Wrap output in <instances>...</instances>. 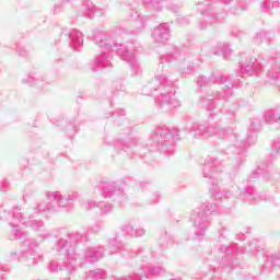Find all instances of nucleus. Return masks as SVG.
Wrapping results in <instances>:
<instances>
[{
    "label": "nucleus",
    "mask_w": 280,
    "mask_h": 280,
    "mask_svg": "<svg viewBox=\"0 0 280 280\" xmlns=\"http://www.w3.org/2000/svg\"><path fill=\"white\" fill-rule=\"evenodd\" d=\"M172 58H175L178 62L185 60V56L179 51L162 55L154 78L142 89L143 95H152L163 113H171V110L180 106V101L175 97L176 88H174V82L164 73L165 69L170 67Z\"/></svg>",
    "instance_id": "f257e3e1"
},
{
    "label": "nucleus",
    "mask_w": 280,
    "mask_h": 280,
    "mask_svg": "<svg viewBox=\"0 0 280 280\" xmlns=\"http://www.w3.org/2000/svg\"><path fill=\"white\" fill-rule=\"evenodd\" d=\"M93 40L102 49V54L96 56L90 63L91 70L94 73L113 67L110 60H113V52L116 51L129 65L131 75H141V65H139V59H137L135 54V44H117L108 37V34L97 28L93 31Z\"/></svg>",
    "instance_id": "f03ea898"
},
{
    "label": "nucleus",
    "mask_w": 280,
    "mask_h": 280,
    "mask_svg": "<svg viewBox=\"0 0 280 280\" xmlns=\"http://www.w3.org/2000/svg\"><path fill=\"white\" fill-rule=\"evenodd\" d=\"M108 244L112 254L120 253L121 256L126 259H130L139 255L142 261V268L136 270L133 275L125 278L114 277L110 280H143L148 279V277H163V275L165 273V268L161 266L148 268V266H150V264H154L156 259V254H154V252H152V249H150L149 247L139 248L137 252L127 249L126 246H124V243L117 240V236L109 238Z\"/></svg>",
    "instance_id": "7ed1b4c3"
},
{
    "label": "nucleus",
    "mask_w": 280,
    "mask_h": 280,
    "mask_svg": "<svg viewBox=\"0 0 280 280\" xmlns=\"http://www.w3.org/2000/svg\"><path fill=\"white\" fill-rule=\"evenodd\" d=\"M213 84L221 86L223 95L222 92H215L201 96L200 104L209 113V117H215V109L222 110L224 108V104L229 102L230 97H233V88L236 83L231 81V77L217 72H213L209 78L202 75L197 78V86L207 88L213 86Z\"/></svg>",
    "instance_id": "20e7f679"
},
{
    "label": "nucleus",
    "mask_w": 280,
    "mask_h": 280,
    "mask_svg": "<svg viewBox=\"0 0 280 280\" xmlns=\"http://www.w3.org/2000/svg\"><path fill=\"white\" fill-rule=\"evenodd\" d=\"M89 242V234L86 232H71L66 233L55 244L54 250L59 255H66V261L59 265L55 260L49 264V272H58L59 270H66L68 275H73L78 270V253L75 247L78 244H86Z\"/></svg>",
    "instance_id": "39448f33"
},
{
    "label": "nucleus",
    "mask_w": 280,
    "mask_h": 280,
    "mask_svg": "<svg viewBox=\"0 0 280 280\" xmlns=\"http://www.w3.org/2000/svg\"><path fill=\"white\" fill-rule=\"evenodd\" d=\"M188 132L192 135L194 139H209L210 137H218L219 139H230L232 143H234V148L238 150L236 160L237 167L244 163L246 159V154L244 151L250 145L255 143V136H247V141L237 137L235 133H231V130L222 128L218 125L207 126L206 124L192 122L188 127Z\"/></svg>",
    "instance_id": "423d86ee"
},
{
    "label": "nucleus",
    "mask_w": 280,
    "mask_h": 280,
    "mask_svg": "<svg viewBox=\"0 0 280 280\" xmlns=\"http://www.w3.org/2000/svg\"><path fill=\"white\" fill-rule=\"evenodd\" d=\"M202 176L207 179L210 185V194L214 196V200H229L231 198V192L220 191V183L224 178V166H222V161L218 158L208 155L205 160Z\"/></svg>",
    "instance_id": "0eeeda50"
},
{
    "label": "nucleus",
    "mask_w": 280,
    "mask_h": 280,
    "mask_svg": "<svg viewBox=\"0 0 280 280\" xmlns=\"http://www.w3.org/2000/svg\"><path fill=\"white\" fill-rule=\"evenodd\" d=\"M48 202L42 201L33 208L34 215L40 213H60V209L69 207V202H73L78 198L75 192L63 196L60 191H46Z\"/></svg>",
    "instance_id": "6e6552de"
},
{
    "label": "nucleus",
    "mask_w": 280,
    "mask_h": 280,
    "mask_svg": "<svg viewBox=\"0 0 280 280\" xmlns=\"http://www.w3.org/2000/svg\"><path fill=\"white\" fill-rule=\"evenodd\" d=\"M215 211H218V205L209 202H203L191 211L190 222L195 229V240L198 242L205 238V234L209 229V222H211V215Z\"/></svg>",
    "instance_id": "1a4fd4ad"
},
{
    "label": "nucleus",
    "mask_w": 280,
    "mask_h": 280,
    "mask_svg": "<svg viewBox=\"0 0 280 280\" xmlns=\"http://www.w3.org/2000/svg\"><path fill=\"white\" fill-rule=\"evenodd\" d=\"M13 240H19L26 246V249L21 253L20 259L24 261L25 266L32 268L38 266L43 261V256L38 253L37 248L40 246L35 238H30V233L23 230H12Z\"/></svg>",
    "instance_id": "9d476101"
},
{
    "label": "nucleus",
    "mask_w": 280,
    "mask_h": 280,
    "mask_svg": "<svg viewBox=\"0 0 280 280\" xmlns=\"http://www.w3.org/2000/svg\"><path fill=\"white\" fill-rule=\"evenodd\" d=\"M32 218H34V214H31L30 220H27V218L23 217V212H21V209H15L8 220L13 231H21L19 229V224H26L27 226H30V229H32V231H35V233H37L38 237L42 238L40 242L49 240V237H51V233L47 231V228H45V222Z\"/></svg>",
    "instance_id": "9b49d317"
},
{
    "label": "nucleus",
    "mask_w": 280,
    "mask_h": 280,
    "mask_svg": "<svg viewBox=\"0 0 280 280\" xmlns=\"http://www.w3.org/2000/svg\"><path fill=\"white\" fill-rule=\"evenodd\" d=\"M178 137V129H170L166 126L158 127L155 132L151 137L150 145L160 148L161 152L165 153L166 156L174 154V139Z\"/></svg>",
    "instance_id": "f8f14e48"
},
{
    "label": "nucleus",
    "mask_w": 280,
    "mask_h": 280,
    "mask_svg": "<svg viewBox=\"0 0 280 280\" xmlns=\"http://www.w3.org/2000/svg\"><path fill=\"white\" fill-rule=\"evenodd\" d=\"M197 12H200L205 16L203 21L199 24V30H207L209 25H215V23H220V19L218 15L211 11V3L209 0H205L197 3Z\"/></svg>",
    "instance_id": "ddd939ff"
},
{
    "label": "nucleus",
    "mask_w": 280,
    "mask_h": 280,
    "mask_svg": "<svg viewBox=\"0 0 280 280\" xmlns=\"http://www.w3.org/2000/svg\"><path fill=\"white\" fill-rule=\"evenodd\" d=\"M106 12L102 9H97L91 0H84L79 8V15L85 19H95V16H104Z\"/></svg>",
    "instance_id": "4468645a"
},
{
    "label": "nucleus",
    "mask_w": 280,
    "mask_h": 280,
    "mask_svg": "<svg viewBox=\"0 0 280 280\" xmlns=\"http://www.w3.org/2000/svg\"><path fill=\"white\" fill-rule=\"evenodd\" d=\"M104 257V246H90L85 248L83 264H95Z\"/></svg>",
    "instance_id": "2eb2a0df"
},
{
    "label": "nucleus",
    "mask_w": 280,
    "mask_h": 280,
    "mask_svg": "<svg viewBox=\"0 0 280 280\" xmlns=\"http://www.w3.org/2000/svg\"><path fill=\"white\" fill-rule=\"evenodd\" d=\"M65 38H69V47H71V49H74V51H79L81 49V47H83L84 45V35L82 34V32L72 28L69 33H66Z\"/></svg>",
    "instance_id": "dca6fc26"
},
{
    "label": "nucleus",
    "mask_w": 280,
    "mask_h": 280,
    "mask_svg": "<svg viewBox=\"0 0 280 280\" xmlns=\"http://www.w3.org/2000/svg\"><path fill=\"white\" fill-rule=\"evenodd\" d=\"M259 71H261V63L255 58L246 59L244 63H241V73L243 75H255V73H259Z\"/></svg>",
    "instance_id": "f3484780"
},
{
    "label": "nucleus",
    "mask_w": 280,
    "mask_h": 280,
    "mask_svg": "<svg viewBox=\"0 0 280 280\" xmlns=\"http://www.w3.org/2000/svg\"><path fill=\"white\" fill-rule=\"evenodd\" d=\"M242 196L244 200L250 202L252 205H257V202H261V200H268L266 196L261 195V192L255 191L253 186H247L243 191Z\"/></svg>",
    "instance_id": "a211bd4d"
},
{
    "label": "nucleus",
    "mask_w": 280,
    "mask_h": 280,
    "mask_svg": "<svg viewBox=\"0 0 280 280\" xmlns=\"http://www.w3.org/2000/svg\"><path fill=\"white\" fill-rule=\"evenodd\" d=\"M152 36L158 45H163L165 40H170V26L167 24H160L153 31Z\"/></svg>",
    "instance_id": "6ab92c4d"
},
{
    "label": "nucleus",
    "mask_w": 280,
    "mask_h": 280,
    "mask_svg": "<svg viewBox=\"0 0 280 280\" xmlns=\"http://www.w3.org/2000/svg\"><path fill=\"white\" fill-rule=\"evenodd\" d=\"M120 231L127 234L129 237H143L145 235V229L142 226L133 228L131 223H125L120 226Z\"/></svg>",
    "instance_id": "aec40b11"
},
{
    "label": "nucleus",
    "mask_w": 280,
    "mask_h": 280,
    "mask_svg": "<svg viewBox=\"0 0 280 280\" xmlns=\"http://www.w3.org/2000/svg\"><path fill=\"white\" fill-rule=\"evenodd\" d=\"M280 8V0H260L259 12L262 14H272V10Z\"/></svg>",
    "instance_id": "412c9836"
},
{
    "label": "nucleus",
    "mask_w": 280,
    "mask_h": 280,
    "mask_svg": "<svg viewBox=\"0 0 280 280\" xmlns=\"http://www.w3.org/2000/svg\"><path fill=\"white\" fill-rule=\"evenodd\" d=\"M272 33L261 30L254 35L253 40L256 45H261V43L270 45L272 43Z\"/></svg>",
    "instance_id": "4be33fe9"
},
{
    "label": "nucleus",
    "mask_w": 280,
    "mask_h": 280,
    "mask_svg": "<svg viewBox=\"0 0 280 280\" xmlns=\"http://www.w3.org/2000/svg\"><path fill=\"white\" fill-rule=\"evenodd\" d=\"M248 8L249 4L246 0H236L235 5L230 9V13L234 16H240V14H242V12H246Z\"/></svg>",
    "instance_id": "5701e85b"
},
{
    "label": "nucleus",
    "mask_w": 280,
    "mask_h": 280,
    "mask_svg": "<svg viewBox=\"0 0 280 280\" xmlns=\"http://www.w3.org/2000/svg\"><path fill=\"white\" fill-rule=\"evenodd\" d=\"M102 194L104 198H110L112 196H117V194H119V190H117V184L104 183L102 186Z\"/></svg>",
    "instance_id": "b1692460"
},
{
    "label": "nucleus",
    "mask_w": 280,
    "mask_h": 280,
    "mask_svg": "<svg viewBox=\"0 0 280 280\" xmlns=\"http://www.w3.org/2000/svg\"><path fill=\"white\" fill-rule=\"evenodd\" d=\"M279 62H280L279 58H276L273 60V65L268 70L267 77L269 78V80H271V82H277V80H279V78H280Z\"/></svg>",
    "instance_id": "393cba45"
},
{
    "label": "nucleus",
    "mask_w": 280,
    "mask_h": 280,
    "mask_svg": "<svg viewBox=\"0 0 280 280\" xmlns=\"http://www.w3.org/2000/svg\"><path fill=\"white\" fill-rule=\"evenodd\" d=\"M280 158V139H276L271 144V152L268 155L269 163L277 161Z\"/></svg>",
    "instance_id": "a878e982"
},
{
    "label": "nucleus",
    "mask_w": 280,
    "mask_h": 280,
    "mask_svg": "<svg viewBox=\"0 0 280 280\" xmlns=\"http://www.w3.org/2000/svg\"><path fill=\"white\" fill-rule=\"evenodd\" d=\"M85 277L91 280H104L106 279V271L102 269L90 270L85 272Z\"/></svg>",
    "instance_id": "bb28decb"
},
{
    "label": "nucleus",
    "mask_w": 280,
    "mask_h": 280,
    "mask_svg": "<svg viewBox=\"0 0 280 280\" xmlns=\"http://www.w3.org/2000/svg\"><path fill=\"white\" fill-rule=\"evenodd\" d=\"M163 1H165V0H142L143 4L147 8H151L152 10H155L156 12H161V10H163Z\"/></svg>",
    "instance_id": "cd10ccee"
},
{
    "label": "nucleus",
    "mask_w": 280,
    "mask_h": 280,
    "mask_svg": "<svg viewBox=\"0 0 280 280\" xmlns=\"http://www.w3.org/2000/svg\"><path fill=\"white\" fill-rule=\"evenodd\" d=\"M23 84H28L30 86L38 85L43 80L38 79L36 73H31L22 79Z\"/></svg>",
    "instance_id": "c85d7f7f"
},
{
    "label": "nucleus",
    "mask_w": 280,
    "mask_h": 280,
    "mask_svg": "<svg viewBox=\"0 0 280 280\" xmlns=\"http://www.w3.org/2000/svg\"><path fill=\"white\" fill-rule=\"evenodd\" d=\"M279 268L280 270V255L273 254L267 257V264L265 265V268L268 267Z\"/></svg>",
    "instance_id": "c756f323"
},
{
    "label": "nucleus",
    "mask_w": 280,
    "mask_h": 280,
    "mask_svg": "<svg viewBox=\"0 0 280 280\" xmlns=\"http://www.w3.org/2000/svg\"><path fill=\"white\" fill-rule=\"evenodd\" d=\"M218 47L219 49H221L223 58H231V54H233V50L231 49V46L229 44H219Z\"/></svg>",
    "instance_id": "7c9ffc66"
},
{
    "label": "nucleus",
    "mask_w": 280,
    "mask_h": 280,
    "mask_svg": "<svg viewBox=\"0 0 280 280\" xmlns=\"http://www.w3.org/2000/svg\"><path fill=\"white\" fill-rule=\"evenodd\" d=\"M221 253H226V255H229V253H242V248L237 247V244H233L230 247H221Z\"/></svg>",
    "instance_id": "2f4dec72"
},
{
    "label": "nucleus",
    "mask_w": 280,
    "mask_h": 280,
    "mask_svg": "<svg viewBox=\"0 0 280 280\" xmlns=\"http://www.w3.org/2000/svg\"><path fill=\"white\" fill-rule=\"evenodd\" d=\"M136 27H138L139 32H141V30L145 27V18L136 13Z\"/></svg>",
    "instance_id": "473e14b6"
},
{
    "label": "nucleus",
    "mask_w": 280,
    "mask_h": 280,
    "mask_svg": "<svg viewBox=\"0 0 280 280\" xmlns=\"http://www.w3.org/2000/svg\"><path fill=\"white\" fill-rule=\"evenodd\" d=\"M196 71V66L188 65L187 67L180 68V73L184 75H191Z\"/></svg>",
    "instance_id": "72a5a7b5"
},
{
    "label": "nucleus",
    "mask_w": 280,
    "mask_h": 280,
    "mask_svg": "<svg viewBox=\"0 0 280 280\" xmlns=\"http://www.w3.org/2000/svg\"><path fill=\"white\" fill-rule=\"evenodd\" d=\"M259 176H261V168H257L256 171H254L247 180L248 183H255V180H257Z\"/></svg>",
    "instance_id": "f704fd0d"
},
{
    "label": "nucleus",
    "mask_w": 280,
    "mask_h": 280,
    "mask_svg": "<svg viewBox=\"0 0 280 280\" xmlns=\"http://www.w3.org/2000/svg\"><path fill=\"white\" fill-rule=\"evenodd\" d=\"M96 207H100V203L95 201L88 200L84 202V208L89 211L91 209H95Z\"/></svg>",
    "instance_id": "c9c22d12"
},
{
    "label": "nucleus",
    "mask_w": 280,
    "mask_h": 280,
    "mask_svg": "<svg viewBox=\"0 0 280 280\" xmlns=\"http://www.w3.org/2000/svg\"><path fill=\"white\" fill-rule=\"evenodd\" d=\"M110 211H113V205L107 203L104 207L101 206L102 215H107V213H110Z\"/></svg>",
    "instance_id": "e433bc0d"
},
{
    "label": "nucleus",
    "mask_w": 280,
    "mask_h": 280,
    "mask_svg": "<svg viewBox=\"0 0 280 280\" xmlns=\"http://www.w3.org/2000/svg\"><path fill=\"white\" fill-rule=\"evenodd\" d=\"M90 231L92 233H100V231H102V223H95L91 229Z\"/></svg>",
    "instance_id": "4c0bfd02"
},
{
    "label": "nucleus",
    "mask_w": 280,
    "mask_h": 280,
    "mask_svg": "<svg viewBox=\"0 0 280 280\" xmlns=\"http://www.w3.org/2000/svg\"><path fill=\"white\" fill-rule=\"evenodd\" d=\"M255 250H258L259 253V245H257V241L249 243V252L255 253Z\"/></svg>",
    "instance_id": "58836bf2"
},
{
    "label": "nucleus",
    "mask_w": 280,
    "mask_h": 280,
    "mask_svg": "<svg viewBox=\"0 0 280 280\" xmlns=\"http://www.w3.org/2000/svg\"><path fill=\"white\" fill-rule=\"evenodd\" d=\"M10 187V183L8 180H2L0 184V191H5Z\"/></svg>",
    "instance_id": "ea45409f"
},
{
    "label": "nucleus",
    "mask_w": 280,
    "mask_h": 280,
    "mask_svg": "<svg viewBox=\"0 0 280 280\" xmlns=\"http://www.w3.org/2000/svg\"><path fill=\"white\" fill-rule=\"evenodd\" d=\"M151 200H152V205H156V202L161 200V195H159V192L153 194L151 197Z\"/></svg>",
    "instance_id": "a19ab883"
},
{
    "label": "nucleus",
    "mask_w": 280,
    "mask_h": 280,
    "mask_svg": "<svg viewBox=\"0 0 280 280\" xmlns=\"http://www.w3.org/2000/svg\"><path fill=\"white\" fill-rule=\"evenodd\" d=\"M243 35H244V32L237 28L232 31V36H235V38H241Z\"/></svg>",
    "instance_id": "79ce46f5"
},
{
    "label": "nucleus",
    "mask_w": 280,
    "mask_h": 280,
    "mask_svg": "<svg viewBox=\"0 0 280 280\" xmlns=\"http://www.w3.org/2000/svg\"><path fill=\"white\" fill-rule=\"evenodd\" d=\"M180 8H183V3L172 4V5L170 7V9L172 10V12H178V10H180Z\"/></svg>",
    "instance_id": "37998d69"
},
{
    "label": "nucleus",
    "mask_w": 280,
    "mask_h": 280,
    "mask_svg": "<svg viewBox=\"0 0 280 280\" xmlns=\"http://www.w3.org/2000/svg\"><path fill=\"white\" fill-rule=\"evenodd\" d=\"M62 62H63L62 59L57 58V59L54 60L52 65H54L55 69H58V67H62Z\"/></svg>",
    "instance_id": "c03bdc74"
},
{
    "label": "nucleus",
    "mask_w": 280,
    "mask_h": 280,
    "mask_svg": "<svg viewBox=\"0 0 280 280\" xmlns=\"http://www.w3.org/2000/svg\"><path fill=\"white\" fill-rule=\"evenodd\" d=\"M19 55L22 56V58H27V56H28L27 49L20 48L19 49Z\"/></svg>",
    "instance_id": "a18cd8bd"
},
{
    "label": "nucleus",
    "mask_w": 280,
    "mask_h": 280,
    "mask_svg": "<svg viewBox=\"0 0 280 280\" xmlns=\"http://www.w3.org/2000/svg\"><path fill=\"white\" fill-rule=\"evenodd\" d=\"M113 115H116V117H124V116H126V110H124V109H118V110L115 112Z\"/></svg>",
    "instance_id": "49530a36"
},
{
    "label": "nucleus",
    "mask_w": 280,
    "mask_h": 280,
    "mask_svg": "<svg viewBox=\"0 0 280 280\" xmlns=\"http://www.w3.org/2000/svg\"><path fill=\"white\" fill-rule=\"evenodd\" d=\"M178 23H179L180 25H186L187 23H189V19H187V18H180V19H178Z\"/></svg>",
    "instance_id": "de8ad7c7"
},
{
    "label": "nucleus",
    "mask_w": 280,
    "mask_h": 280,
    "mask_svg": "<svg viewBox=\"0 0 280 280\" xmlns=\"http://www.w3.org/2000/svg\"><path fill=\"white\" fill-rule=\"evenodd\" d=\"M237 238L243 242L244 240H246V236L244 235V233H241V234H237Z\"/></svg>",
    "instance_id": "09e8293b"
},
{
    "label": "nucleus",
    "mask_w": 280,
    "mask_h": 280,
    "mask_svg": "<svg viewBox=\"0 0 280 280\" xmlns=\"http://www.w3.org/2000/svg\"><path fill=\"white\" fill-rule=\"evenodd\" d=\"M226 266L233 268V266H237V264H235V260H230Z\"/></svg>",
    "instance_id": "8fccbe9b"
},
{
    "label": "nucleus",
    "mask_w": 280,
    "mask_h": 280,
    "mask_svg": "<svg viewBox=\"0 0 280 280\" xmlns=\"http://www.w3.org/2000/svg\"><path fill=\"white\" fill-rule=\"evenodd\" d=\"M7 269H3L2 267H0V279L3 278V273L5 272Z\"/></svg>",
    "instance_id": "3c124183"
},
{
    "label": "nucleus",
    "mask_w": 280,
    "mask_h": 280,
    "mask_svg": "<svg viewBox=\"0 0 280 280\" xmlns=\"http://www.w3.org/2000/svg\"><path fill=\"white\" fill-rule=\"evenodd\" d=\"M60 8V4H56L55 5V10H56V12H58V9Z\"/></svg>",
    "instance_id": "603ef678"
},
{
    "label": "nucleus",
    "mask_w": 280,
    "mask_h": 280,
    "mask_svg": "<svg viewBox=\"0 0 280 280\" xmlns=\"http://www.w3.org/2000/svg\"><path fill=\"white\" fill-rule=\"evenodd\" d=\"M73 0H63V3H71Z\"/></svg>",
    "instance_id": "864d4df0"
},
{
    "label": "nucleus",
    "mask_w": 280,
    "mask_h": 280,
    "mask_svg": "<svg viewBox=\"0 0 280 280\" xmlns=\"http://www.w3.org/2000/svg\"><path fill=\"white\" fill-rule=\"evenodd\" d=\"M145 183H140L139 187H144Z\"/></svg>",
    "instance_id": "5fc2aeb1"
},
{
    "label": "nucleus",
    "mask_w": 280,
    "mask_h": 280,
    "mask_svg": "<svg viewBox=\"0 0 280 280\" xmlns=\"http://www.w3.org/2000/svg\"><path fill=\"white\" fill-rule=\"evenodd\" d=\"M11 257H16V253H12V254H11Z\"/></svg>",
    "instance_id": "6e6d98bb"
},
{
    "label": "nucleus",
    "mask_w": 280,
    "mask_h": 280,
    "mask_svg": "<svg viewBox=\"0 0 280 280\" xmlns=\"http://www.w3.org/2000/svg\"><path fill=\"white\" fill-rule=\"evenodd\" d=\"M250 128H255V122H252Z\"/></svg>",
    "instance_id": "4d7b16f0"
},
{
    "label": "nucleus",
    "mask_w": 280,
    "mask_h": 280,
    "mask_svg": "<svg viewBox=\"0 0 280 280\" xmlns=\"http://www.w3.org/2000/svg\"><path fill=\"white\" fill-rule=\"evenodd\" d=\"M67 280H71L70 278H68Z\"/></svg>",
    "instance_id": "13d9d810"
},
{
    "label": "nucleus",
    "mask_w": 280,
    "mask_h": 280,
    "mask_svg": "<svg viewBox=\"0 0 280 280\" xmlns=\"http://www.w3.org/2000/svg\"><path fill=\"white\" fill-rule=\"evenodd\" d=\"M280 5V4H279Z\"/></svg>",
    "instance_id": "bf43d9fd"
}]
</instances>
